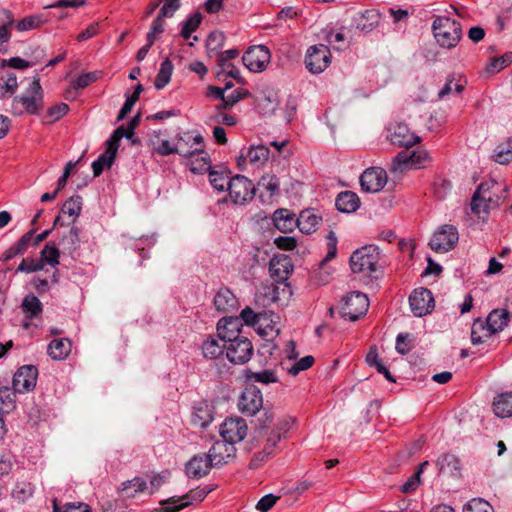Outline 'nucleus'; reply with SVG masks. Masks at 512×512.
<instances>
[{
  "label": "nucleus",
  "instance_id": "1",
  "mask_svg": "<svg viewBox=\"0 0 512 512\" xmlns=\"http://www.w3.org/2000/svg\"><path fill=\"white\" fill-rule=\"evenodd\" d=\"M175 149H182L183 152H176L185 158H196V164L191 163V171L202 172L209 168L208 155L204 151V139L200 134L193 135L190 132H184L176 136Z\"/></svg>",
  "mask_w": 512,
  "mask_h": 512
},
{
  "label": "nucleus",
  "instance_id": "2",
  "mask_svg": "<svg viewBox=\"0 0 512 512\" xmlns=\"http://www.w3.org/2000/svg\"><path fill=\"white\" fill-rule=\"evenodd\" d=\"M43 107V90L38 78H34L26 92L16 96L12 102V112L15 115L38 114Z\"/></svg>",
  "mask_w": 512,
  "mask_h": 512
},
{
  "label": "nucleus",
  "instance_id": "3",
  "mask_svg": "<svg viewBox=\"0 0 512 512\" xmlns=\"http://www.w3.org/2000/svg\"><path fill=\"white\" fill-rule=\"evenodd\" d=\"M216 485L198 486L191 489L182 496H173L160 502L159 507L154 508L151 512H179L180 510L192 505L194 502L204 500L208 493L215 490Z\"/></svg>",
  "mask_w": 512,
  "mask_h": 512
},
{
  "label": "nucleus",
  "instance_id": "4",
  "mask_svg": "<svg viewBox=\"0 0 512 512\" xmlns=\"http://www.w3.org/2000/svg\"><path fill=\"white\" fill-rule=\"evenodd\" d=\"M432 28L436 41L444 48L451 49L455 47L461 39V25L449 17H436Z\"/></svg>",
  "mask_w": 512,
  "mask_h": 512
},
{
  "label": "nucleus",
  "instance_id": "5",
  "mask_svg": "<svg viewBox=\"0 0 512 512\" xmlns=\"http://www.w3.org/2000/svg\"><path fill=\"white\" fill-rule=\"evenodd\" d=\"M379 260V249L373 245H366L352 253L350 267L354 273H363L370 276L373 272H376Z\"/></svg>",
  "mask_w": 512,
  "mask_h": 512
},
{
  "label": "nucleus",
  "instance_id": "6",
  "mask_svg": "<svg viewBox=\"0 0 512 512\" xmlns=\"http://www.w3.org/2000/svg\"><path fill=\"white\" fill-rule=\"evenodd\" d=\"M368 308V297L361 292H352L343 297L340 314L345 319L356 321L366 314Z\"/></svg>",
  "mask_w": 512,
  "mask_h": 512
},
{
  "label": "nucleus",
  "instance_id": "7",
  "mask_svg": "<svg viewBox=\"0 0 512 512\" xmlns=\"http://www.w3.org/2000/svg\"><path fill=\"white\" fill-rule=\"evenodd\" d=\"M227 338L226 356L234 364H244L248 362L253 354V345L251 341L244 336L225 335Z\"/></svg>",
  "mask_w": 512,
  "mask_h": 512
},
{
  "label": "nucleus",
  "instance_id": "8",
  "mask_svg": "<svg viewBox=\"0 0 512 512\" xmlns=\"http://www.w3.org/2000/svg\"><path fill=\"white\" fill-rule=\"evenodd\" d=\"M229 198L236 205H243L250 202L256 192L255 185L243 175H236L229 180Z\"/></svg>",
  "mask_w": 512,
  "mask_h": 512
},
{
  "label": "nucleus",
  "instance_id": "9",
  "mask_svg": "<svg viewBox=\"0 0 512 512\" xmlns=\"http://www.w3.org/2000/svg\"><path fill=\"white\" fill-rule=\"evenodd\" d=\"M459 233L455 226L444 224L440 226L430 239V248L437 253H446L455 248Z\"/></svg>",
  "mask_w": 512,
  "mask_h": 512
},
{
  "label": "nucleus",
  "instance_id": "10",
  "mask_svg": "<svg viewBox=\"0 0 512 512\" xmlns=\"http://www.w3.org/2000/svg\"><path fill=\"white\" fill-rule=\"evenodd\" d=\"M479 195L485 203H488L494 209L506 199L507 187L502 182H497L493 179L488 180L478 186L475 202L478 201Z\"/></svg>",
  "mask_w": 512,
  "mask_h": 512
},
{
  "label": "nucleus",
  "instance_id": "11",
  "mask_svg": "<svg viewBox=\"0 0 512 512\" xmlns=\"http://www.w3.org/2000/svg\"><path fill=\"white\" fill-rule=\"evenodd\" d=\"M331 62V53L326 45H312L307 49L305 66L312 74L322 73Z\"/></svg>",
  "mask_w": 512,
  "mask_h": 512
},
{
  "label": "nucleus",
  "instance_id": "12",
  "mask_svg": "<svg viewBox=\"0 0 512 512\" xmlns=\"http://www.w3.org/2000/svg\"><path fill=\"white\" fill-rule=\"evenodd\" d=\"M271 54L264 45L252 46L247 49L242 57L244 66L252 72H262L270 63Z\"/></svg>",
  "mask_w": 512,
  "mask_h": 512
},
{
  "label": "nucleus",
  "instance_id": "13",
  "mask_svg": "<svg viewBox=\"0 0 512 512\" xmlns=\"http://www.w3.org/2000/svg\"><path fill=\"white\" fill-rule=\"evenodd\" d=\"M247 432V423L239 416L227 417L220 426L222 438L233 444L241 442L246 437Z\"/></svg>",
  "mask_w": 512,
  "mask_h": 512
},
{
  "label": "nucleus",
  "instance_id": "14",
  "mask_svg": "<svg viewBox=\"0 0 512 512\" xmlns=\"http://www.w3.org/2000/svg\"><path fill=\"white\" fill-rule=\"evenodd\" d=\"M262 407L263 396L259 388L253 385L247 386L239 397V410L247 416H254Z\"/></svg>",
  "mask_w": 512,
  "mask_h": 512
},
{
  "label": "nucleus",
  "instance_id": "15",
  "mask_svg": "<svg viewBox=\"0 0 512 512\" xmlns=\"http://www.w3.org/2000/svg\"><path fill=\"white\" fill-rule=\"evenodd\" d=\"M387 139L398 147L409 148L419 142V137L404 123L391 124L387 129Z\"/></svg>",
  "mask_w": 512,
  "mask_h": 512
},
{
  "label": "nucleus",
  "instance_id": "16",
  "mask_svg": "<svg viewBox=\"0 0 512 512\" xmlns=\"http://www.w3.org/2000/svg\"><path fill=\"white\" fill-rule=\"evenodd\" d=\"M411 311L416 317L427 315L434 308V298L426 288L415 289L409 297Z\"/></svg>",
  "mask_w": 512,
  "mask_h": 512
},
{
  "label": "nucleus",
  "instance_id": "17",
  "mask_svg": "<svg viewBox=\"0 0 512 512\" xmlns=\"http://www.w3.org/2000/svg\"><path fill=\"white\" fill-rule=\"evenodd\" d=\"M387 183V173L379 167H371L366 169L361 177L360 184L362 190L369 193L379 192Z\"/></svg>",
  "mask_w": 512,
  "mask_h": 512
},
{
  "label": "nucleus",
  "instance_id": "18",
  "mask_svg": "<svg viewBox=\"0 0 512 512\" xmlns=\"http://www.w3.org/2000/svg\"><path fill=\"white\" fill-rule=\"evenodd\" d=\"M38 371L34 366L20 367L13 377L12 389L16 393L31 391L36 386Z\"/></svg>",
  "mask_w": 512,
  "mask_h": 512
},
{
  "label": "nucleus",
  "instance_id": "19",
  "mask_svg": "<svg viewBox=\"0 0 512 512\" xmlns=\"http://www.w3.org/2000/svg\"><path fill=\"white\" fill-rule=\"evenodd\" d=\"M428 160V153L426 151H414L411 154L407 152H400L393 162V170H404L407 168H421L424 167Z\"/></svg>",
  "mask_w": 512,
  "mask_h": 512
},
{
  "label": "nucleus",
  "instance_id": "20",
  "mask_svg": "<svg viewBox=\"0 0 512 512\" xmlns=\"http://www.w3.org/2000/svg\"><path fill=\"white\" fill-rule=\"evenodd\" d=\"M235 444L223 439L217 441L209 450L207 457L211 459L213 466L222 465L229 462L235 456L236 448Z\"/></svg>",
  "mask_w": 512,
  "mask_h": 512
},
{
  "label": "nucleus",
  "instance_id": "21",
  "mask_svg": "<svg viewBox=\"0 0 512 512\" xmlns=\"http://www.w3.org/2000/svg\"><path fill=\"white\" fill-rule=\"evenodd\" d=\"M380 13L375 9L356 12L352 17L355 28L363 33L373 31L380 23Z\"/></svg>",
  "mask_w": 512,
  "mask_h": 512
},
{
  "label": "nucleus",
  "instance_id": "22",
  "mask_svg": "<svg viewBox=\"0 0 512 512\" xmlns=\"http://www.w3.org/2000/svg\"><path fill=\"white\" fill-rule=\"evenodd\" d=\"M226 334L219 333L216 335H209L202 343V353L207 359H217L224 354L226 350L227 338Z\"/></svg>",
  "mask_w": 512,
  "mask_h": 512
},
{
  "label": "nucleus",
  "instance_id": "23",
  "mask_svg": "<svg viewBox=\"0 0 512 512\" xmlns=\"http://www.w3.org/2000/svg\"><path fill=\"white\" fill-rule=\"evenodd\" d=\"M292 271L293 264L288 256H275L270 260L269 272L275 281L282 282L286 280Z\"/></svg>",
  "mask_w": 512,
  "mask_h": 512
},
{
  "label": "nucleus",
  "instance_id": "24",
  "mask_svg": "<svg viewBox=\"0 0 512 512\" xmlns=\"http://www.w3.org/2000/svg\"><path fill=\"white\" fill-rule=\"evenodd\" d=\"M437 465L439 468V474L446 478H460L463 477L462 466L460 460L452 454H445L441 456Z\"/></svg>",
  "mask_w": 512,
  "mask_h": 512
},
{
  "label": "nucleus",
  "instance_id": "25",
  "mask_svg": "<svg viewBox=\"0 0 512 512\" xmlns=\"http://www.w3.org/2000/svg\"><path fill=\"white\" fill-rule=\"evenodd\" d=\"M14 15L11 10L0 9V53H7V44L11 39L10 28L15 25Z\"/></svg>",
  "mask_w": 512,
  "mask_h": 512
},
{
  "label": "nucleus",
  "instance_id": "26",
  "mask_svg": "<svg viewBox=\"0 0 512 512\" xmlns=\"http://www.w3.org/2000/svg\"><path fill=\"white\" fill-rule=\"evenodd\" d=\"M281 435L278 430H271L270 435L265 436V440L261 439V442L264 443L263 451L254 455L251 459L249 467L256 468L258 467L269 455L272 454L273 448L280 441Z\"/></svg>",
  "mask_w": 512,
  "mask_h": 512
},
{
  "label": "nucleus",
  "instance_id": "27",
  "mask_svg": "<svg viewBox=\"0 0 512 512\" xmlns=\"http://www.w3.org/2000/svg\"><path fill=\"white\" fill-rule=\"evenodd\" d=\"M213 464L207 455L194 456L186 464V474L190 478H203L207 476Z\"/></svg>",
  "mask_w": 512,
  "mask_h": 512
},
{
  "label": "nucleus",
  "instance_id": "28",
  "mask_svg": "<svg viewBox=\"0 0 512 512\" xmlns=\"http://www.w3.org/2000/svg\"><path fill=\"white\" fill-rule=\"evenodd\" d=\"M214 305L221 313H230L238 308V300L231 290L221 288L214 297Z\"/></svg>",
  "mask_w": 512,
  "mask_h": 512
},
{
  "label": "nucleus",
  "instance_id": "29",
  "mask_svg": "<svg viewBox=\"0 0 512 512\" xmlns=\"http://www.w3.org/2000/svg\"><path fill=\"white\" fill-rule=\"evenodd\" d=\"M321 222V216H319L314 210H304L300 213L297 218V227L305 234H311L315 232Z\"/></svg>",
  "mask_w": 512,
  "mask_h": 512
},
{
  "label": "nucleus",
  "instance_id": "30",
  "mask_svg": "<svg viewBox=\"0 0 512 512\" xmlns=\"http://www.w3.org/2000/svg\"><path fill=\"white\" fill-rule=\"evenodd\" d=\"M273 222L275 227L283 233L291 232L297 226V219L288 209L276 210L273 214Z\"/></svg>",
  "mask_w": 512,
  "mask_h": 512
},
{
  "label": "nucleus",
  "instance_id": "31",
  "mask_svg": "<svg viewBox=\"0 0 512 512\" xmlns=\"http://www.w3.org/2000/svg\"><path fill=\"white\" fill-rule=\"evenodd\" d=\"M191 421L196 427L206 428L213 421L212 407L208 403H200L194 408Z\"/></svg>",
  "mask_w": 512,
  "mask_h": 512
},
{
  "label": "nucleus",
  "instance_id": "32",
  "mask_svg": "<svg viewBox=\"0 0 512 512\" xmlns=\"http://www.w3.org/2000/svg\"><path fill=\"white\" fill-rule=\"evenodd\" d=\"M510 312L508 309H494L487 316L486 323L493 334L502 331L508 324Z\"/></svg>",
  "mask_w": 512,
  "mask_h": 512
},
{
  "label": "nucleus",
  "instance_id": "33",
  "mask_svg": "<svg viewBox=\"0 0 512 512\" xmlns=\"http://www.w3.org/2000/svg\"><path fill=\"white\" fill-rule=\"evenodd\" d=\"M34 230H30L25 233L17 243L12 245L9 249H7L1 256L0 261L6 262L11 260L17 255H22L28 248L30 242L32 241Z\"/></svg>",
  "mask_w": 512,
  "mask_h": 512
},
{
  "label": "nucleus",
  "instance_id": "34",
  "mask_svg": "<svg viewBox=\"0 0 512 512\" xmlns=\"http://www.w3.org/2000/svg\"><path fill=\"white\" fill-rule=\"evenodd\" d=\"M335 205L340 212L352 213L359 208L360 200L356 193L345 191L337 196Z\"/></svg>",
  "mask_w": 512,
  "mask_h": 512
},
{
  "label": "nucleus",
  "instance_id": "35",
  "mask_svg": "<svg viewBox=\"0 0 512 512\" xmlns=\"http://www.w3.org/2000/svg\"><path fill=\"white\" fill-rule=\"evenodd\" d=\"M493 411L497 417H512V392H504L495 397Z\"/></svg>",
  "mask_w": 512,
  "mask_h": 512
},
{
  "label": "nucleus",
  "instance_id": "36",
  "mask_svg": "<svg viewBox=\"0 0 512 512\" xmlns=\"http://www.w3.org/2000/svg\"><path fill=\"white\" fill-rule=\"evenodd\" d=\"M71 346V342L66 338L54 339L49 343L47 353L53 360H64L70 354Z\"/></svg>",
  "mask_w": 512,
  "mask_h": 512
},
{
  "label": "nucleus",
  "instance_id": "37",
  "mask_svg": "<svg viewBox=\"0 0 512 512\" xmlns=\"http://www.w3.org/2000/svg\"><path fill=\"white\" fill-rule=\"evenodd\" d=\"M161 132H154L150 139L149 144L152 149L161 156H168L171 154H176V152H183L182 149H175V144H171L170 141L164 140L160 138Z\"/></svg>",
  "mask_w": 512,
  "mask_h": 512
},
{
  "label": "nucleus",
  "instance_id": "38",
  "mask_svg": "<svg viewBox=\"0 0 512 512\" xmlns=\"http://www.w3.org/2000/svg\"><path fill=\"white\" fill-rule=\"evenodd\" d=\"M21 308L27 319H33L41 315L43 306L41 301L34 295L28 294L22 301Z\"/></svg>",
  "mask_w": 512,
  "mask_h": 512
},
{
  "label": "nucleus",
  "instance_id": "39",
  "mask_svg": "<svg viewBox=\"0 0 512 512\" xmlns=\"http://www.w3.org/2000/svg\"><path fill=\"white\" fill-rule=\"evenodd\" d=\"M59 244L64 252L72 254L80 245L79 229L72 226L66 233L62 234Z\"/></svg>",
  "mask_w": 512,
  "mask_h": 512
},
{
  "label": "nucleus",
  "instance_id": "40",
  "mask_svg": "<svg viewBox=\"0 0 512 512\" xmlns=\"http://www.w3.org/2000/svg\"><path fill=\"white\" fill-rule=\"evenodd\" d=\"M218 70L216 72V77L219 81L226 80L227 77H231L235 79L238 83L243 84L244 79L240 75L239 68L234 64L233 61H228L224 63H217Z\"/></svg>",
  "mask_w": 512,
  "mask_h": 512
},
{
  "label": "nucleus",
  "instance_id": "41",
  "mask_svg": "<svg viewBox=\"0 0 512 512\" xmlns=\"http://www.w3.org/2000/svg\"><path fill=\"white\" fill-rule=\"evenodd\" d=\"M493 332L490 331V328L486 321H482L480 319H476L472 324L471 328V341L473 344H480L485 341V339L491 337Z\"/></svg>",
  "mask_w": 512,
  "mask_h": 512
},
{
  "label": "nucleus",
  "instance_id": "42",
  "mask_svg": "<svg viewBox=\"0 0 512 512\" xmlns=\"http://www.w3.org/2000/svg\"><path fill=\"white\" fill-rule=\"evenodd\" d=\"M82 209V198L80 196L70 197L64 202L61 208V212L67 215L70 219L69 223H74L79 217Z\"/></svg>",
  "mask_w": 512,
  "mask_h": 512
},
{
  "label": "nucleus",
  "instance_id": "43",
  "mask_svg": "<svg viewBox=\"0 0 512 512\" xmlns=\"http://www.w3.org/2000/svg\"><path fill=\"white\" fill-rule=\"evenodd\" d=\"M116 151L113 148L106 146V150L101 154L97 160L92 163V170L95 177L99 176L104 168L110 167L116 157Z\"/></svg>",
  "mask_w": 512,
  "mask_h": 512
},
{
  "label": "nucleus",
  "instance_id": "44",
  "mask_svg": "<svg viewBox=\"0 0 512 512\" xmlns=\"http://www.w3.org/2000/svg\"><path fill=\"white\" fill-rule=\"evenodd\" d=\"M60 251L54 242H48L40 252V260L44 265L55 268L59 264Z\"/></svg>",
  "mask_w": 512,
  "mask_h": 512
},
{
  "label": "nucleus",
  "instance_id": "45",
  "mask_svg": "<svg viewBox=\"0 0 512 512\" xmlns=\"http://www.w3.org/2000/svg\"><path fill=\"white\" fill-rule=\"evenodd\" d=\"M493 157L500 164H507L512 161V137L496 146Z\"/></svg>",
  "mask_w": 512,
  "mask_h": 512
},
{
  "label": "nucleus",
  "instance_id": "46",
  "mask_svg": "<svg viewBox=\"0 0 512 512\" xmlns=\"http://www.w3.org/2000/svg\"><path fill=\"white\" fill-rule=\"evenodd\" d=\"M249 96L250 93L248 92V90L238 88L227 96L224 94L223 98L221 99V103L217 105L216 108L218 111H221L223 109H230L240 100L245 99Z\"/></svg>",
  "mask_w": 512,
  "mask_h": 512
},
{
  "label": "nucleus",
  "instance_id": "47",
  "mask_svg": "<svg viewBox=\"0 0 512 512\" xmlns=\"http://www.w3.org/2000/svg\"><path fill=\"white\" fill-rule=\"evenodd\" d=\"M269 148L264 145L252 146L248 149L246 158L254 165H262L269 159Z\"/></svg>",
  "mask_w": 512,
  "mask_h": 512
},
{
  "label": "nucleus",
  "instance_id": "48",
  "mask_svg": "<svg viewBox=\"0 0 512 512\" xmlns=\"http://www.w3.org/2000/svg\"><path fill=\"white\" fill-rule=\"evenodd\" d=\"M173 72V64L169 59H165L160 66L159 72L155 80V88L157 90L163 89L170 81Z\"/></svg>",
  "mask_w": 512,
  "mask_h": 512
},
{
  "label": "nucleus",
  "instance_id": "49",
  "mask_svg": "<svg viewBox=\"0 0 512 512\" xmlns=\"http://www.w3.org/2000/svg\"><path fill=\"white\" fill-rule=\"evenodd\" d=\"M16 392L9 387L0 388V413H9L15 408Z\"/></svg>",
  "mask_w": 512,
  "mask_h": 512
},
{
  "label": "nucleus",
  "instance_id": "50",
  "mask_svg": "<svg viewBox=\"0 0 512 512\" xmlns=\"http://www.w3.org/2000/svg\"><path fill=\"white\" fill-rule=\"evenodd\" d=\"M53 512H91L90 507L85 503L68 502L61 504L57 498L52 500Z\"/></svg>",
  "mask_w": 512,
  "mask_h": 512
},
{
  "label": "nucleus",
  "instance_id": "51",
  "mask_svg": "<svg viewBox=\"0 0 512 512\" xmlns=\"http://www.w3.org/2000/svg\"><path fill=\"white\" fill-rule=\"evenodd\" d=\"M18 87L17 78L14 73H8L0 78V97L5 98L13 95Z\"/></svg>",
  "mask_w": 512,
  "mask_h": 512
},
{
  "label": "nucleus",
  "instance_id": "52",
  "mask_svg": "<svg viewBox=\"0 0 512 512\" xmlns=\"http://www.w3.org/2000/svg\"><path fill=\"white\" fill-rule=\"evenodd\" d=\"M145 489L146 482H122L117 491L122 498H132L136 493L143 492Z\"/></svg>",
  "mask_w": 512,
  "mask_h": 512
},
{
  "label": "nucleus",
  "instance_id": "53",
  "mask_svg": "<svg viewBox=\"0 0 512 512\" xmlns=\"http://www.w3.org/2000/svg\"><path fill=\"white\" fill-rule=\"evenodd\" d=\"M44 23L41 15H30L15 23V27L19 32H26L39 28Z\"/></svg>",
  "mask_w": 512,
  "mask_h": 512
},
{
  "label": "nucleus",
  "instance_id": "54",
  "mask_svg": "<svg viewBox=\"0 0 512 512\" xmlns=\"http://www.w3.org/2000/svg\"><path fill=\"white\" fill-rule=\"evenodd\" d=\"M165 18V16H161V14L158 13L157 17L153 20L150 30L146 36V40L150 45H153L158 37L164 32Z\"/></svg>",
  "mask_w": 512,
  "mask_h": 512
},
{
  "label": "nucleus",
  "instance_id": "55",
  "mask_svg": "<svg viewBox=\"0 0 512 512\" xmlns=\"http://www.w3.org/2000/svg\"><path fill=\"white\" fill-rule=\"evenodd\" d=\"M34 492V487L31 482H16L12 489V497L20 502L29 499Z\"/></svg>",
  "mask_w": 512,
  "mask_h": 512
},
{
  "label": "nucleus",
  "instance_id": "56",
  "mask_svg": "<svg viewBox=\"0 0 512 512\" xmlns=\"http://www.w3.org/2000/svg\"><path fill=\"white\" fill-rule=\"evenodd\" d=\"M240 321L238 319H221L217 324V331L222 334L232 335V338L235 336H240L239 333Z\"/></svg>",
  "mask_w": 512,
  "mask_h": 512
},
{
  "label": "nucleus",
  "instance_id": "57",
  "mask_svg": "<svg viewBox=\"0 0 512 512\" xmlns=\"http://www.w3.org/2000/svg\"><path fill=\"white\" fill-rule=\"evenodd\" d=\"M462 512H494V508L482 498H473L463 506Z\"/></svg>",
  "mask_w": 512,
  "mask_h": 512
},
{
  "label": "nucleus",
  "instance_id": "58",
  "mask_svg": "<svg viewBox=\"0 0 512 512\" xmlns=\"http://www.w3.org/2000/svg\"><path fill=\"white\" fill-rule=\"evenodd\" d=\"M201 21H202V15L198 12L189 16L186 19V21L183 23L182 30H181V36L184 39H189L191 37V34L198 29V27L201 24Z\"/></svg>",
  "mask_w": 512,
  "mask_h": 512
},
{
  "label": "nucleus",
  "instance_id": "59",
  "mask_svg": "<svg viewBox=\"0 0 512 512\" xmlns=\"http://www.w3.org/2000/svg\"><path fill=\"white\" fill-rule=\"evenodd\" d=\"M261 189L266 190L270 196L277 195L280 190V182L275 175L266 174L258 182Z\"/></svg>",
  "mask_w": 512,
  "mask_h": 512
},
{
  "label": "nucleus",
  "instance_id": "60",
  "mask_svg": "<svg viewBox=\"0 0 512 512\" xmlns=\"http://www.w3.org/2000/svg\"><path fill=\"white\" fill-rule=\"evenodd\" d=\"M475 199H476V192L473 194V197H472V200L470 203L471 212L475 216H477L479 219H485L487 217V215L489 214V211L493 208L490 207V205H488V203H485L482 200V197L480 195L478 197V201H476V205H475Z\"/></svg>",
  "mask_w": 512,
  "mask_h": 512
},
{
  "label": "nucleus",
  "instance_id": "61",
  "mask_svg": "<svg viewBox=\"0 0 512 512\" xmlns=\"http://www.w3.org/2000/svg\"><path fill=\"white\" fill-rule=\"evenodd\" d=\"M231 178L224 172L210 171L209 180L211 185L218 191H225L229 187V180Z\"/></svg>",
  "mask_w": 512,
  "mask_h": 512
},
{
  "label": "nucleus",
  "instance_id": "62",
  "mask_svg": "<svg viewBox=\"0 0 512 512\" xmlns=\"http://www.w3.org/2000/svg\"><path fill=\"white\" fill-rule=\"evenodd\" d=\"M248 379L254 382H259L262 384H270L278 381V377L276 376L273 370H263L261 372H251L248 376Z\"/></svg>",
  "mask_w": 512,
  "mask_h": 512
},
{
  "label": "nucleus",
  "instance_id": "63",
  "mask_svg": "<svg viewBox=\"0 0 512 512\" xmlns=\"http://www.w3.org/2000/svg\"><path fill=\"white\" fill-rule=\"evenodd\" d=\"M512 63V52L506 53L501 57L495 58L486 67L487 72L496 73L504 69L506 66Z\"/></svg>",
  "mask_w": 512,
  "mask_h": 512
},
{
  "label": "nucleus",
  "instance_id": "64",
  "mask_svg": "<svg viewBox=\"0 0 512 512\" xmlns=\"http://www.w3.org/2000/svg\"><path fill=\"white\" fill-rule=\"evenodd\" d=\"M99 79V72L93 71L79 75L72 83L74 89H84Z\"/></svg>",
  "mask_w": 512,
  "mask_h": 512
}]
</instances>
